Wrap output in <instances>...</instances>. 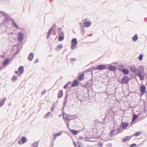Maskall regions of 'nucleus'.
Segmentation results:
<instances>
[{"label": "nucleus", "instance_id": "1", "mask_svg": "<svg viewBox=\"0 0 147 147\" xmlns=\"http://www.w3.org/2000/svg\"><path fill=\"white\" fill-rule=\"evenodd\" d=\"M72 44L71 45V48L72 49H74L76 48L77 44V39L76 38H73L71 41Z\"/></svg>", "mask_w": 147, "mask_h": 147}, {"label": "nucleus", "instance_id": "2", "mask_svg": "<svg viewBox=\"0 0 147 147\" xmlns=\"http://www.w3.org/2000/svg\"><path fill=\"white\" fill-rule=\"evenodd\" d=\"M144 67L142 66H140L138 67V69L137 70L136 74H142L143 73L144 71Z\"/></svg>", "mask_w": 147, "mask_h": 147}, {"label": "nucleus", "instance_id": "3", "mask_svg": "<svg viewBox=\"0 0 147 147\" xmlns=\"http://www.w3.org/2000/svg\"><path fill=\"white\" fill-rule=\"evenodd\" d=\"M17 38L19 41H22L24 39L23 34L21 32H18L17 36Z\"/></svg>", "mask_w": 147, "mask_h": 147}, {"label": "nucleus", "instance_id": "4", "mask_svg": "<svg viewBox=\"0 0 147 147\" xmlns=\"http://www.w3.org/2000/svg\"><path fill=\"white\" fill-rule=\"evenodd\" d=\"M129 81V79L127 76H126L123 77L121 80V83L122 84H126Z\"/></svg>", "mask_w": 147, "mask_h": 147}, {"label": "nucleus", "instance_id": "5", "mask_svg": "<svg viewBox=\"0 0 147 147\" xmlns=\"http://www.w3.org/2000/svg\"><path fill=\"white\" fill-rule=\"evenodd\" d=\"M56 27V25L55 24H54L52 26V27L50 29V30H49L47 34V38H48L50 34H51L52 31L53 30L54 27Z\"/></svg>", "mask_w": 147, "mask_h": 147}, {"label": "nucleus", "instance_id": "6", "mask_svg": "<svg viewBox=\"0 0 147 147\" xmlns=\"http://www.w3.org/2000/svg\"><path fill=\"white\" fill-rule=\"evenodd\" d=\"M129 124L127 122H122L121 125V127L123 129H125L128 125Z\"/></svg>", "mask_w": 147, "mask_h": 147}, {"label": "nucleus", "instance_id": "7", "mask_svg": "<svg viewBox=\"0 0 147 147\" xmlns=\"http://www.w3.org/2000/svg\"><path fill=\"white\" fill-rule=\"evenodd\" d=\"M106 68V66L105 65H100L97 66L96 69L99 70H102Z\"/></svg>", "mask_w": 147, "mask_h": 147}, {"label": "nucleus", "instance_id": "8", "mask_svg": "<svg viewBox=\"0 0 147 147\" xmlns=\"http://www.w3.org/2000/svg\"><path fill=\"white\" fill-rule=\"evenodd\" d=\"M130 70L131 72L136 74L137 69L134 66H132L130 67Z\"/></svg>", "mask_w": 147, "mask_h": 147}, {"label": "nucleus", "instance_id": "9", "mask_svg": "<svg viewBox=\"0 0 147 147\" xmlns=\"http://www.w3.org/2000/svg\"><path fill=\"white\" fill-rule=\"evenodd\" d=\"M120 71H122L125 75H127L129 73V70L126 68L123 69V70L120 69Z\"/></svg>", "mask_w": 147, "mask_h": 147}, {"label": "nucleus", "instance_id": "10", "mask_svg": "<svg viewBox=\"0 0 147 147\" xmlns=\"http://www.w3.org/2000/svg\"><path fill=\"white\" fill-rule=\"evenodd\" d=\"M146 90V87L144 85H142L140 87V91L142 93H145Z\"/></svg>", "mask_w": 147, "mask_h": 147}, {"label": "nucleus", "instance_id": "11", "mask_svg": "<svg viewBox=\"0 0 147 147\" xmlns=\"http://www.w3.org/2000/svg\"><path fill=\"white\" fill-rule=\"evenodd\" d=\"M91 24L90 22L86 21L83 24L84 26L85 27H88L90 26Z\"/></svg>", "mask_w": 147, "mask_h": 147}, {"label": "nucleus", "instance_id": "12", "mask_svg": "<svg viewBox=\"0 0 147 147\" xmlns=\"http://www.w3.org/2000/svg\"><path fill=\"white\" fill-rule=\"evenodd\" d=\"M79 83L77 80H75L74 81L72 84L73 87H76L78 84Z\"/></svg>", "mask_w": 147, "mask_h": 147}, {"label": "nucleus", "instance_id": "13", "mask_svg": "<svg viewBox=\"0 0 147 147\" xmlns=\"http://www.w3.org/2000/svg\"><path fill=\"white\" fill-rule=\"evenodd\" d=\"M116 67L112 65H110L108 67V69L111 71H114L115 70Z\"/></svg>", "mask_w": 147, "mask_h": 147}, {"label": "nucleus", "instance_id": "14", "mask_svg": "<svg viewBox=\"0 0 147 147\" xmlns=\"http://www.w3.org/2000/svg\"><path fill=\"white\" fill-rule=\"evenodd\" d=\"M34 55L33 53H30L28 57V59L30 61H32L34 57Z\"/></svg>", "mask_w": 147, "mask_h": 147}, {"label": "nucleus", "instance_id": "15", "mask_svg": "<svg viewBox=\"0 0 147 147\" xmlns=\"http://www.w3.org/2000/svg\"><path fill=\"white\" fill-rule=\"evenodd\" d=\"M62 134L61 132H59L56 134H55L54 135V138L53 139V140H55L56 138V137L57 136H60Z\"/></svg>", "mask_w": 147, "mask_h": 147}, {"label": "nucleus", "instance_id": "16", "mask_svg": "<svg viewBox=\"0 0 147 147\" xmlns=\"http://www.w3.org/2000/svg\"><path fill=\"white\" fill-rule=\"evenodd\" d=\"M84 73L82 74L79 75L78 76V79L80 80H82L84 79Z\"/></svg>", "mask_w": 147, "mask_h": 147}, {"label": "nucleus", "instance_id": "17", "mask_svg": "<svg viewBox=\"0 0 147 147\" xmlns=\"http://www.w3.org/2000/svg\"><path fill=\"white\" fill-rule=\"evenodd\" d=\"M10 61V60L9 59L7 58L5 59V60L4 61L3 63V65H7L9 61Z\"/></svg>", "mask_w": 147, "mask_h": 147}, {"label": "nucleus", "instance_id": "18", "mask_svg": "<svg viewBox=\"0 0 147 147\" xmlns=\"http://www.w3.org/2000/svg\"><path fill=\"white\" fill-rule=\"evenodd\" d=\"M131 137L130 136H126L125 138L123 139L122 141L123 142H126L127 140H129L131 138Z\"/></svg>", "mask_w": 147, "mask_h": 147}, {"label": "nucleus", "instance_id": "19", "mask_svg": "<svg viewBox=\"0 0 147 147\" xmlns=\"http://www.w3.org/2000/svg\"><path fill=\"white\" fill-rule=\"evenodd\" d=\"M19 71L20 73V74L22 73L24 71V67L23 66H21L19 68Z\"/></svg>", "mask_w": 147, "mask_h": 147}, {"label": "nucleus", "instance_id": "20", "mask_svg": "<svg viewBox=\"0 0 147 147\" xmlns=\"http://www.w3.org/2000/svg\"><path fill=\"white\" fill-rule=\"evenodd\" d=\"M39 141L35 142L32 144V147H37Z\"/></svg>", "mask_w": 147, "mask_h": 147}, {"label": "nucleus", "instance_id": "21", "mask_svg": "<svg viewBox=\"0 0 147 147\" xmlns=\"http://www.w3.org/2000/svg\"><path fill=\"white\" fill-rule=\"evenodd\" d=\"M63 95V91L62 90H60L58 94V97L59 98L61 97Z\"/></svg>", "mask_w": 147, "mask_h": 147}, {"label": "nucleus", "instance_id": "22", "mask_svg": "<svg viewBox=\"0 0 147 147\" xmlns=\"http://www.w3.org/2000/svg\"><path fill=\"white\" fill-rule=\"evenodd\" d=\"M63 118L64 120H66L67 121H70L71 120V119H69L68 117V116L67 115H64L63 114Z\"/></svg>", "mask_w": 147, "mask_h": 147}, {"label": "nucleus", "instance_id": "23", "mask_svg": "<svg viewBox=\"0 0 147 147\" xmlns=\"http://www.w3.org/2000/svg\"><path fill=\"white\" fill-rule=\"evenodd\" d=\"M137 74V75L139 77L140 79L141 80H143L144 78V76L143 75H142L141 74Z\"/></svg>", "mask_w": 147, "mask_h": 147}, {"label": "nucleus", "instance_id": "24", "mask_svg": "<svg viewBox=\"0 0 147 147\" xmlns=\"http://www.w3.org/2000/svg\"><path fill=\"white\" fill-rule=\"evenodd\" d=\"M11 20L14 26L17 28H19L18 26L16 23L15 21L13 19H11Z\"/></svg>", "mask_w": 147, "mask_h": 147}, {"label": "nucleus", "instance_id": "25", "mask_svg": "<svg viewBox=\"0 0 147 147\" xmlns=\"http://www.w3.org/2000/svg\"><path fill=\"white\" fill-rule=\"evenodd\" d=\"M138 37L137 36V35L136 34L135 36L133 37V40L134 41H136L138 39Z\"/></svg>", "mask_w": 147, "mask_h": 147}, {"label": "nucleus", "instance_id": "26", "mask_svg": "<svg viewBox=\"0 0 147 147\" xmlns=\"http://www.w3.org/2000/svg\"><path fill=\"white\" fill-rule=\"evenodd\" d=\"M12 80L13 81H15L17 79V76L16 75H14L12 78Z\"/></svg>", "mask_w": 147, "mask_h": 147}, {"label": "nucleus", "instance_id": "27", "mask_svg": "<svg viewBox=\"0 0 147 147\" xmlns=\"http://www.w3.org/2000/svg\"><path fill=\"white\" fill-rule=\"evenodd\" d=\"M138 116L136 115H134L132 118V121H135L138 118Z\"/></svg>", "mask_w": 147, "mask_h": 147}, {"label": "nucleus", "instance_id": "28", "mask_svg": "<svg viewBox=\"0 0 147 147\" xmlns=\"http://www.w3.org/2000/svg\"><path fill=\"white\" fill-rule=\"evenodd\" d=\"M26 137H23L22 138V142L24 143H25L26 141Z\"/></svg>", "mask_w": 147, "mask_h": 147}, {"label": "nucleus", "instance_id": "29", "mask_svg": "<svg viewBox=\"0 0 147 147\" xmlns=\"http://www.w3.org/2000/svg\"><path fill=\"white\" fill-rule=\"evenodd\" d=\"M71 82H68L64 86V88L66 89L68 87L69 85L70 84Z\"/></svg>", "mask_w": 147, "mask_h": 147}, {"label": "nucleus", "instance_id": "30", "mask_svg": "<svg viewBox=\"0 0 147 147\" xmlns=\"http://www.w3.org/2000/svg\"><path fill=\"white\" fill-rule=\"evenodd\" d=\"M64 39V36H60L59 37V41H61Z\"/></svg>", "mask_w": 147, "mask_h": 147}, {"label": "nucleus", "instance_id": "31", "mask_svg": "<svg viewBox=\"0 0 147 147\" xmlns=\"http://www.w3.org/2000/svg\"><path fill=\"white\" fill-rule=\"evenodd\" d=\"M71 131L72 133L74 135H76L78 133V131H77L75 130H71Z\"/></svg>", "mask_w": 147, "mask_h": 147}, {"label": "nucleus", "instance_id": "32", "mask_svg": "<svg viewBox=\"0 0 147 147\" xmlns=\"http://www.w3.org/2000/svg\"><path fill=\"white\" fill-rule=\"evenodd\" d=\"M143 57V55L142 54L140 55L139 57H138V59L140 61H142V59Z\"/></svg>", "mask_w": 147, "mask_h": 147}, {"label": "nucleus", "instance_id": "33", "mask_svg": "<svg viewBox=\"0 0 147 147\" xmlns=\"http://www.w3.org/2000/svg\"><path fill=\"white\" fill-rule=\"evenodd\" d=\"M63 47V45L61 44H60L57 46V47L59 48L60 49H61Z\"/></svg>", "mask_w": 147, "mask_h": 147}, {"label": "nucleus", "instance_id": "34", "mask_svg": "<svg viewBox=\"0 0 147 147\" xmlns=\"http://www.w3.org/2000/svg\"><path fill=\"white\" fill-rule=\"evenodd\" d=\"M124 67V66L123 65H120L119 66V69L120 70V69H121L122 70L123 69V68Z\"/></svg>", "mask_w": 147, "mask_h": 147}, {"label": "nucleus", "instance_id": "35", "mask_svg": "<svg viewBox=\"0 0 147 147\" xmlns=\"http://www.w3.org/2000/svg\"><path fill=\"white\" fill-rule=\"evenodd\" d=\"M141 134V132H138L134 134V136H139L140 134Z\"/></svg>", "mask_w": 147, "mask_h": 147}, {"label": "nucleus", "instance_id": "36", "mask_svg": "<svg viewBox=\"0 0 147 147\" xmlns=\"http://www.w3.org/2000/svg\"><path fill=\"white\" fill-rule=\"evenodd\" d=\"M115 130V129H113V130H112L110 134V135L111 136H112L113 134V133L114 131Z\"/></svg>", "mask_w": 147, "mask_h": 147}, {"label": "nucleus", "instance_id": "37", "mask_svg": "<svg viewBox=\"0 0 147 147\" xmlns=\"http://www.w3.org/2000/svg\"><path fill=\"white\" fill-rule=\"evenodd\" d=\"M136 145V144H132L130 145V147H135Z\"/></svg>", "mask_w": 147, "mask_h": 147}, {"label": "nucleus", "instance_id": "38", "mask_svg": "<svg viewBox=\"0 0 147 147\" xmlns=\"http://www.w3.org/2000/svg\"><path fill=\"white\" fill-rule=\"evenodd\" d=\"M81 32L83 34H84L85 33V30L84 28H82V29L81 30Z\"/></svg>", "mask_w": 147, "mask_h": 147}, {"label": "nucleus", "instance_id": "39", "mask_svg": "<svg viewBox=\"0 0 147 147\" xmlns=\"http://www.w3.org/2000/svg\"><path fill=\"white\" fill-rule=\"evenodd\" d=\"M117 130L118 131V133H120L122 131V130L120 128H118L117 129Z\"/></svg>", "mask_w": 147, "mask_h": 147}, {"label": "nucleus", "instance_id": "40", "mask_svg": "<svg viewBox=\"0 0 147 147\" xmlns=\"http://www.w3.org/2000/svg\"><path fill=\"white\" fill-rule=\"evenodd\" d=\"M54 105H52V106L51 107V110L52 111H54V109L55 108V107H54Z\"/></svg>", "mask_w": 147, "mask_h": 147}, {"label": "nucleus", "instance_id": "41", "mask_svg": "<svg viewBox=\"0 0 147 147\" xmlns=\"http://www.w3.org/2000/svg\"><path fill=\"white\" fill-rule=\"evenodd\" d=\"M38 59H36V60H35V61H34V63H36L37 62H38Z\"/></svg>", "mask_w": 147, "mask_h": 147}, {"label": "nucleus", "instance_id": "42", "mask_svg": "<svg viewBox=\"0 0 147 147\" xmlns=\"http://www.w3.org/2000/svg\"><path fill=\"white\" fill-rule=\"evenodd\" d=\"M46 92V90H44L42 92V95L44 94Z\"/></svg>", "mask_w": 147, "mask_h": 147}, {"label": "nucleus", "instance_id": "43", "mask_svg": "<svg viewBox=\"0 0 147 147\" xmlns=\"http://www.w3.org/2000/svg\"><path fill=\"white\" fill-rule=\"evenodd\" d=\"M98 145L99 146V147H102V144L101 143H100L98 144Z\"/></svg>", "mask_w": 147, "mask_h": 147}, {"label": "nucleus", "instance_id": "44", "mask_svg": "<svg viewBox=\"0 0 147 147\" xmlns=\"http://www.w3.org/2000/svg\"><path fill=\"white\" fill-rule=\"evenodd\" d=\"M67 115L68 116V117H73L74 116V115Z\"/></svg>", "mask_w": 147, "mask_h": 147}, {"label": "nucleus", "instance_id": "45", "mask_svg": "<svg viewBox=\"0 0 147 147\" xmlns=\"http://www.w3.org/2000/svg\"><path fill=\"white\" fill-rule=\"evenodd\" d=\"M50 113H50V112H49L48 113H47L46 114V115H45V116H46V117H47V116H48V115H49Z\"/></svg>", "mask_w": 147, "mask_h": 147}, {"label": "nucleus", "instance_id": "46", "mask_svg": "<svg viewBox=\"0 0 147 147\" xmlns=\"http://www.w3.org/2000/svg\"><path fill=\"white\" fill-rule=\"evenodd\" d=\"M55 102H54L53 103V104L52 105H54V107H55L56 106V105L55 104Z\"/></svg>", "mask_w": 147, "mask_h": 147}, {"label": "nucleus", "instance_id": "47", "mask_svg": "<svg viewBox=\"0 0 147 147\" xmlns=\"http://www.w3.org/2000/svg\"><path fill=\"white\" fill-rule=\"evenodd\" d=\"M64 107H65V104L66 103V100H65V101H64Z\"/></svg>", "mask_w": 147, "mask_h": 147}, {"label": "nucleus", "instance_id": "48", "mask_svg": "<svg viewBox=\"0 0 147 147\" xmlns=\"http://www.w3.org/2000/svg\"><path fill=\"white\" fill-rule=\"evenodd\" d=\"M84 138L83 137H80L79 138V139L80 140H82V139H83Z\"/></svg>", "mask_w": 147, "mask_h": 147}, {"label": "nucleus", "instance_id": "49", "mask_svg": "<svg viewBox=\"0 0 147 147\" xmlns=\"http://www.w3.org/2000/svg\"><path fill=\"white\" fill-rule=\"evenodd\" d=\"M67 98V95H66L65 97L64 100H66V98Z\"/></svg>", "mask_w": 147, "mask_h": 147}, {"label": "nucleus", "instance_id": "50", "mask_svg": "<svg viewBox=\"0 0 147 147\" xmlns=\"http://www.w3.org/2000/svg\"><path fill=\"white\" fill-rule=\"evenodd\" d=\"M66 123V124L67 125V126L68 127L69 126V123H67V122Z\"/></svg>", "mask_w": 147, "mask_h": 147}, {"label": "nucleus", "instance_id": "51", "mask_svg": "<svg viewBox=\"0 0 147 147\" xmlns=\"http://www.w3.org/2000/svg\"><path fill=\"white\" fill-rule=\"evenodd\" d=\"M71 60H72L74 61H75V60H76V59H71Z\"/></svg>", "mask_w": 147, "mask_h": 147}, {"label": "nucleus", "instance_id": "52", "mask_svg": "<svg viewBox=\"0 0 147 147\" xmlns=\"http://www.w3.org/2000/svg\"><path fill=\"white\" fill-rule=\"evenodd\" d=\"M58 30L59 31L61 30V28H60L58 29Z\"/></svg>", "mask_w": 147, "mask_h": 147}, {"label": "nucleus", "instance_id": "53", "mask_svg": "<svg viewBox=\"0 0 147 147\" xmlns=\"http://www.w3.org/2000/svg\"><path fill=\"white\" fill-rule=\"evenodd\" d=\"M15 73L16 74H18V71H15Z\"/></svg>", "mask_w": 147, "mask_h": 147}, {"label": "nucleus", "instance_id": "54", "mask_svg": "<svg viewBox=\"0 0 147 147\" xmlns=\"http://www.w3.org/2000/svg\"><path fill=\"white\" fill-rule=\"evenodd\" d=\"M87 147H93L91 146H88Z\"/></svg>", "mask_w": 147, "mask_h": 147}, {"label": "nucleus", "instance_id": "55", "mask_svg": "<svg viewBox=\"0 0 147 147\" xmlns=\"http://www.w3.org/2000/svg\"><path fill=\"white\" fill-rule=\"evenodd\" d=\"M18 142H19V143L20 144H21V143H21V142H20V141H18Z\"/></svg>", "mask_w": 147, "mask_h": 147}, {"label": "nucleus", "instance_id": "56", "mask_svg": "<svg viewBox=\"0 0 147 147\" xmlns=\"http://www.w3.org/2000/svg\"><path fill=\"white\" fill-rule=\"evenodd\" d=\"M62 34L63 35V32H62Z\"/></svg>", "mask_w": 147, "mask_h": 147}, {"label": "nucleus", "instance_id": "57", "mask_svg": "<svg viewBox=\"0 0 147 147\" xmlns=\"http://www.w3.org/2000/svg\"><path fill=\"white\" fill-rule=\"evenodd\" d=\"M74 144L75 145V143H74ZM75 146V147H76V146Z\"/></svg>", "mask_w": 147, "mask_h": 147}, {"label": "nucleus", "instance_id": "58", "mask_svg": "<svg viewBox=\"0 0 147 147\" xmlns=\"http://www.w3.org/2000/svg\"><path fill=\"white\" fill-rule=\"evenodd\" d=\"M1 70V69L0 68V70Z\"/></svg>", "mask_w": 147, "mask_h": 147}, {"label": "nucleus", "instance_id": "59", "mask_svg": "<svg viewBox=\"0 0 147 147\" xmlns=\"http://www.w3.org/2000/svg\"><path fill=\"white\" fill-rule=\"evenodd\" d=\"M0 12H1L0 11Z\"/></svg>", "mask_w": 147, "mask_h": 147}]
</instances>
